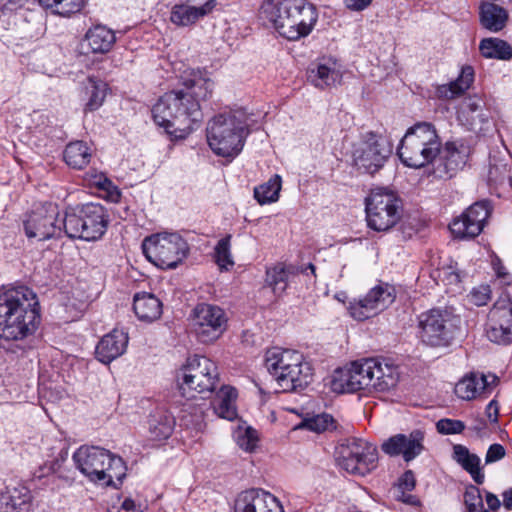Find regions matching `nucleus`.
<instances>
[{"label":"nucleus","mask_w":512,"mask_h":512,"mask_svg":"<svg viewBox=\"0 0 512 512\" xmlns=\"http://www.w3.org/2000/svg\"><path fill=\"white\" fill-rule=\"evenodd\" d=\"M84 41L87 43L91 52L105 54L114 46L116 35L113 30L105 25H95L88 29Z\"/></svg>","instance_id":"30"},{"label":"nucleus","mask_w":512,"mask_h":512,"mask_svg":"<svg viewBox=\"0 0 512 512\" xmlns=\"http://www.w3.org/2000/svg\"><path fill=\"white\" fill-rule=\"evenodd\" d=\"M260 14L272 23L280 36L289 41L308 36L318 19L316 7L307 0H265Z\"/></svg>","instance_id":"3"},{"label":"nucleus","mask_w":512,"mask_h":512,"mask_svg":"<svg viewBox=\"0 0 512 512\" xmlns=\"http://www.w3.org/2000/svg\"><path fill=\"white\" fill-rule=\"evenodd\" d=\"M110 512H142V511L140 509V506L136 505L132 499L126 498L122 502L121 506L116 509V511H114V509H112Z\"/></svg>","instance_id":"58"},{"label":"nucleus","mask_w":512,"mask_h":512,"mask_svg":"<svg viewBox=\"0 0 512 512\" xmlns=\"http://www.w3.org/2000/svg\"><path fill=\"white\" fill-rule=\"evenodd\" d=\"M484 106V100L480 96L474 95L464 100L463 111L467 110L472 114L477 113L475 116H472V122H475L476 120L479 122H485L487 120V115L483 113Z\"/></svg>","instance_id":"48"},{"label":"nucleus","mask_w":512,"mask_h":512,"mask_svg":"<svg viewBox=\"0 0 512 512\" xmlns=\"http://www.w3.org/2000/svg\"><path fill=\"white\" fill-rule=\"evenodd\" d=\"M72 458L76 468L98 485L116 488L126 476L127 467L123 459L107 449L82 445Z\"/></svg>","instance_id":"5"},{"label":"nucleus","mask_w":512,"mask_h":512,"mask_svg":"<svg viewBox=\"0 0 512 512\" xmlns=\"http://www.w3.org/2000/svg\"><path fill=\"white\" fill-rule=\"evenodd\" d=\"M486 416L491 423L498 422L499 406L496 400H491L486 407Z\"/></svg>","instance_id":"57"},{"label":"nucleus","mask_w":512,"mask_h":512,"mask_svg":"<svg viewBox=\"0 0 512 512\" xmlns=\"http://www.w3.org/2000/svg\"><path fill=\"white\" fill-rule=\"evenodd\" d=\"M469 430L472 431L479 438H484L488 436L487 422L479 416L473 418L472 423L469 426Z\"/></svg>","instance_id":"54"},{"label":"nucleus","mask_w":512,"mask_h":512,"mask_svg":"<svg viewBox=\"0 0 512 512\" xmlns=\"http://www.w3.org/2000/svg\"><path fill=\"white\" fill-rule=\"evenodd\" d=\"M485 500L488 508L492 511L499 509L501 506V502L498 497L491 492H486Z\"/></svg>","instance_id":"60"},{"label":"nucleus","mask_w":512,"mask_h":512,"mask_svg":"<svg viewBox=\"0 0 512 512\" xmlns=\"http://www.w3.org/2000/svg\"><path fill=\"white\" fill-rule=\"evenodd\" d=\"M149 433L154 440L167 439L174 428V418L165 412H158L150 416Z\"/></svg>","instance_id":"38"},{"label":"nucleus","mask_w":512,"mask_h":512,"mask_svg":"<svg viewBox=\"0 0 512 512\" xmlns=\"http://www.w3.org/2000/svg\"><path fill=\"white\" fill-rule=\"evenodd\" d=\"M281 183V177L274 175L264 184L255 187L254 197L257 202L263 205L277 201L281 190Z\"/></svg>","instance_id":"39"},{"label":"nucleus","mask_w":512,"mask_h":512,"mask_svg":"<svg viewBox=\"0 0 512 512\" xmlns=\"http://www.w3.org/2000/svg\"><path fill=\"white\" fill-rule=\"evenodd\" d=\"M395 298V288L388 283H381L371 288L364 296L350 301L347 309L354 320L365 321L387 309Z\"/></svg>","instance_id":"16"},{"label":"nucleus","mask_w":512,"mask_h":512,"mask_svg":"<svg viewBox=\"0 0 512 512\" xmlns=\"http://www.w3.org/2000/svg\"><path fill=\"white\" fill-rule=\"evenodd\" d=\"M230 239V235L220 239L214 248V259L220 270H229L234 265Z\"/></svg>","instance_id":"42"},{"label":"nucleus","mask_w":512,"mask_h":512,"mask_svg":"<svg viewBox=\"0 0 512 512\" xmlns=\"http://www.w3.org/2000/svg\"><path fill=\"white\" fill-rule=\"evenodd\" d=\"M474 80V71L471 66L463 67L459 77L448 84L437 87L436 95L440 99L450 100L461 96Z\"/></svg>","instance_id":"34"},{"label":"nucleus","mask_w":512,"mask_h":512,"mask_svg":"<svg viewBox=\"0 0 512 512\" xmlns=\"http://www.w3.org/2000/svg\"><path fill=\"white\" fill-rule=\"evenodd\" d=\"M415 476L412 471H406L399 479V488L403 491H411L415 487Z\"/></svg>","instance_id":"55"},{"label":"nucleus","mask_w":512,"mask_h":512,"mask_svg":"<svg viewBox=\"0 0 512 512\" xmlns=\"http://www.w3.org/2000/svg\"><path fill=\"white\" fill-rule=\"evenodd\" d=\"M235 512H284L280 501L263 489H250L240 493L235 501Z\"/></svg>","instance_id":"21"},{"label":"nucleus","mask_w":512,"mask_h":512,"mask_svg":"<svg viewBox=\"0 0 512 512\" xmlns=\"http://www.w3.org/2000/svg\"><path fill=\"white\" fill-rule=\"evenodd\" d=\"M302 427L316 433H322L334 428V419L331 415L326 413L318 414L313 417L306 418L302 422Z\"/></svg>","instance_id":"44"},{"label":"nucleus","mask_w":512,"mask_h":512,"mask_svg":"<svg viewBox=\"0 0 512 512\" xmlns=\"http://www.w3.org/2000/svg\"><path fill=\"white\" fill-rule=\"evenodd\" d=\"M491 290L488 285H480L474 288L470 293V300L476 306L486 305L490 300Z\"/></svg>","instance_id":"51"},{"label":"nucleus","mask_w":512,"mask_h":512,"mask_svg":"<svg viewBox=\"0 0 512 512\" xmlns=\"http://www.w3.org/2000/svg\"><path fill=\"white\" fill-rule=\"evenodd\" d=\"M234 436L237 445L244 451L253 452L256 449L259 437L257 431L252 427H238Z\"/></svg>","instance_id":"43"},{"label":"nucleus","mask_w":512,"mask_h":512,"mask_svg":"<svg viewBox=\"0 0 512 512\" xmlns=\"http://www.w3.org/2000/svg\"><path fill=\"white\" fill-rule=\"evenodd\" d=\"M31 492L22 485L7 488L0 494V512H28Z\"/></svg>","instance_id":"29"},{"label":"nucleus","mask_w":512,"mask_h":512,"mask_svg":"<svg viewBox=\"0 0 512 512\" xmlns=\"http://www.w3.org/2000/svg\"><path fill=\"white\" fill-rule=\"evenodd\" d=\"M496 375L489 374L483 375L478 373H471L470 375L462 378L455 385V394L462 400H472L481 396L485 392H490L492 386L497 382Z\"/></svg>","instance_id":"25"},{"label":"nucleus","mask_w":512,"mask_h":512,"mask_svg":"<svg viewBox=\"0 0 512 512\" xmlns=\"http://www.w3.org/2000/svg\"><path fill=\"white\" fill-rule=\"evenodd\" d=\"M37 298L26 302L15 316L0 329V338L12 341L23 340L32 335L40 322Z\"/></svg>","instance_id":"17"},{"label":"nucleus","mask_w":512,"mask_h":512,"mask_svg":"<svg viewBox=\"0 0 512 512\" xmlns=\"http://www.w3.org/2000/svg\"><path fill=\"white\" fill-rule=\"evenodd\" d=\"M342 76L341 64L332 58L321 59L308 69V81L319 89L339 85Z\"/></svg>","instance_id":"24"},{"label":"nucleus","mask_w":512,"mask_h":512,"mask_svg":"<svg viewBox=\"0 0 512 512\" xmlns=\"http://www.w3.org/2000/svg\"><path fill=\"white\" fill-rule=\"evenodd\" d=\"M249 133L248 115L241 110L219 113L208 121L206 127L210 149L225 158H235L240 154Z\"/></svg>","instance_id":"4"},{"label":"nucleus","mask_w":512,"mask_h":512,"mask_svg":"<svg viewBox=\"0 0 512 512\" xmlns=\"http://www.w3.org/2000/svg\"><path fill=\"white\" fill-rule=\"evenodd\" d=\"M145 257L162 269H175L189 254L187 241L177 232H161L142 242Z\"/></svg>","instance_id":"9"},{"label":"nucleus","mask_w":512,"mask_h":512,"mask_svg":"<svg viewBox=\"0 0 512 512\" xmlns=\"http://www.w3.org/2000/svg\"><path fill=\"white\" fill-rule=\"evenodd\" d=\"M398 366L383 358H365L334 371L330 382L336 393H353L360 390L368 394L390 393L398 385Z\"/></svg>","instance_id":"2"},{"label":"nucleus","mask_w":512,"mask_h":512,"mask_svg":"<svg viewBox=\"0 0 512 512\" xmlns=\"http://www.w3.org/2000/svg\"><path fill=\"white\" fill-rule=\"evenodd\" d=\"M181 86L161 96L152 108L155 124L174 139L186 138L202 120L200 103L211 97L214 81L205 70L189 69L181 76Z\"/></svg>","instance_id":"1"},{"label":"nucleus","mask_w":512,"mask_h":512,"mask_svg":"<svg viewBox=\"0 0 512 512\" xmlns=\"http://www.w3.org/2000/svg\"><path fill=\"white\" fill-rule=\"evenodd\" d=\"M487 337L497 344L512 342V301L501 297L490 310Z\"/></svg>","instance_id":"19"},{"label":"nucleus","mask_w":512,"mask_h":512,"mask_svg":"<svg viewBox=\"0 0 512 512\" xmlns=\"http://www.w3.org/2000/svg\"><path fill=\"white\" fill-rule=\"evenodd\" d=\"M506 456V449L503 445L494 443L489 446L485 455V464H492L502 460Z\"/></svg>","instance_id":"52"},{"label":"nucleus","mask_w":512,"mask_h":512,"mask_svg":"<svg viewBox=\"0 0 512 512\" xmlns=\"http://www.w3.org/2000/svg\"><path fill=\"white\" fill-rule=\"evenodd\" d=\"M26 0H0V4L6 6L8 4L21 6L25 3Z\"/></svg>","instance_id":"63"},{"label":"nucleus","mask_w":512,"mask_h":512,"mask_svg":"<svg viewBox=\"0 0 512 512\" xmlns=\"http://www.w3.org/2000/svg\"><path fill=\"white\" fill-rule=\"evenodd\" d=\"M56 2L54 12L62 16H70L82 9L85 0H56Z\"/></svg>","instance_id":"49"},{"label":"nucleus","mask_w":512,"mask_h":512,"mask_svg":"<svg viewBox=\"0 0 512 512\" xmlns=\"http://www.w3.org/2000/svg\"><path fill=\"white\" fill-rule=\"evenodd\" d=\"M91 150L87 143L75 141L69 143L64 150V160L74 169H83L91 159Z\"/></svg>","instance_id":"36"},{"label":"nucleus","mask_w":512,"mask_h":512,"mask_svg":"<svg viewBox=\"0 0 512 512\" xmlns=\"http://www.w3.org/2000/svg\"><path fill=\"white\" fill-rule=\"evenodd\" d=\"M39 4L45 8L53 9L55 6L56 0H38Z\"/></svg>","instance_id":"64"},{"label":"nucleus","mask_w":512,"mask_h":512,"mask_svg":"<svg viewBox=\"0 0 512 512\" xmlns=\"http://www.w3.org/2000/svg\"><path fill=\"white\" fill-rule=\"evenodd\" d=\"M108 86L102 80L89 78L87 92L89 93V100L86 103V111H95L100 108L107 95Z\"/></svg>","instance_id":"41"},{"label":"nucleus","mask_w":512,"mask_h":512,"mask_svg":"<svg viewBox=\"0 0 512 512\" xmlns=\"http://www.w3.org/2000/svg\"><path fill=\"white\" fill-rule=\"evenodd\" d=\"M366 221L377 232L392 229L401 219L402 201L387 188H375L365 199Z\"/></svg>","instance_id":"10"},{"label":"nucleus","mask_w":512,"mask_h":512,"mask_svg":"<svg viewBox=\"0 0 512 512\" xmlns=\"http://www.w3.org/2000/svg\"><path fill=\"white\" fill-rule=\"evenodd\" d=\"M439 277L448 286H457L461 279L459 273L452 266L443 267L439 270Z\"/></svg>","instance_id":"53"},{"label":"nucleus","mask_w":512,"mask_h":512,"mask_svg":"<svg viewBox=\"0 0 512 512\" xmlns=\"http://www.w3.org/2000/svg\"><path fill=\"white\" fill-rule=\"evenodd\" d=\"M128 340V334L125 331L112 330L98 342L95 351L96 358L104 364H109L124 354L128 346Z\"/></svg>","instance_id":"26"},{"label":"nucleus","mask_w":512,"mask_h":512,"mask_svg":"<svg viewBox=\"0 0 512 512\" xmlns=\"http://www.w3.org/2000/svg\"><path fill=\"white\" fill-rule=\"evenodd\" d=\"M372 0H345L346 6L354 11L364 10Z\"/></svg>","instance_id":"59"},{"label":"nucleus","mask_w":512,"mask_h":512,"mask_svg":"<svg viewBox=\"0 0 512 512\" xmlns=\"http://www.w3.org/2000/svg\"><path fill=\"white\" fill-rule=\"evenodd\" d=\"M189 321L191 333L195 338L203 344H209L224 334L228 317L217 305L199 303L191 311Z\"/></svg>","instance_id":"12"},{"label":"nucleus","mask_w":512,"mask_h":512,"mask_svg":"<svg viewBox=\"0 0 512 512\" xmlns=\"http://www.w3.org/2000/svg\"><path fill=\"white\" fill-rule=\"evenodd\" d=\"M424 433L414 430L410 434H397L382 444V450L390 456L402 455L406 462L415 459L424 449Z\"/></svg>","instance_id":"22"},{"label":"nucleus","mask_w":512,"mask_h":512,"mask_svg":"<svg viewBox=\"0 0 512 512\" xmlns=\"http://www.w3.org/2000/svg\"><path fill=\"white\" fill-rule=\"evenodd\" d=\"M459 324L458 317L444 310L432 309L419 318V337L428 346L446 348L459 336Z\"/></svg>","instance_id":"11"},{"label":"nucleus","mask_w":512,"mask_h":512,"mask_svg":"<svg viewBox=\"0 0 512 512\" xmlns=\"http://www.w3.org/2000/svg\"><path fill=\"white\" fill-rule=\"evenodd\" d=\"M437 431L444 435L459 434L465 429V424L461 420L440 419L437 424Z\"/></svg>","instance_id":"50"},{"label":"nucleus","mask_w":512,"mask_h":512,"mask_svg":"<svg viewBox=\"0 0 512 512\" xmlns=\"http://www.w3.org/2000/svg\"><path fill=\"white\" fill-rule=\"evenodd\" d=\"M493 269L498 278L506 279L508 277V273L505 271V268L503 267L499 259L493 261Z\"/></svg>","instance_id":"61"},{"label":"nucleus","mask_w":512,"mask_h":512,"mask_svg":"<svg viewBox=\"0 0 512 512\" xmlns=\"http://www.w3.org/2000/svg\"><path fill=\"white\" fill-rule=\"evenodd\" d=\"M215 5V0H208L202 5H191L189 2L177 4L171 10L170 20L181 27L193 25L211 13Z\"/></svg>","instance_id":"27"},{"label":"nucleus","mask_w":512,"mask_h":512,"mask_svg":"<svg viewBox=\"0 0 512 512\" xmlns=\"http://www.w3.org/2000/svg\"><path fill=\"white\" fill-rule=\"evenodd\" d=\"M176 381L181 395L187 399L211 393L219 381L218 367L205 356L194 355L177 371Z\"/></svg>","instance_id":"8"},{"label":"nucleus","mask_w":512,"mask_h":512,"mask_svg":"<svg viewBox=\"0 0 512 512\" xmlns=\"http://www.w3.org/2000/svg\"><path fill=\"white\" fill-rule=\"evenodd\" d=\"M479 50L483 57L488 59L510 60L512 47L499 38H485L480 41Z\"/></svg>","instance_id":"37"},{"label":"nucleus","mask_w":512,"mask_h":512,"mask_svg":"<svg viewBox=\"0 0 512 512\" xmlns=\"http://www.w3.org/2000/svg\"><path fill=\"white\" fill-rule=\"evenodd\" d=\"M469 147L464 143L447 142L439 157L434 159L432 174L436 178L448 179L453 177L467 163Z\"/></svg>","instance_id":"20"},{"label":"nucleus","mask_w":512,"mask_h":512,"mask_svg":"<svg viewBox=\"0 0 512 512\" xmlns=\"http://www.w3.org/2000/svg\"><path fill=\"white\" fill-rule=\"evenodd\" d=\"M440 147L435 127L428 122H419L406 131L397 152L405 166L421 168L436 158Z\"/></svg>","instance_id":"7"},{"label":"nucleus","mask_w":512,"mask_h":512,"mask_svg":"<svg viewBox=\"0 0 512 512\" xmlns=\"http://www.w3.org/2000/svg\"><path fill=\"white\" fill-rule=\"evenodd\" d=\"M65 461V457H58L50 462L44 463L39 469L35 472V477L38 479L47 478L48 480L55 478H63L62 473V465Z\"/></svg>","instance_id":"45"},{"label":"nucleus","mask_w":512,"mask_h":512,"mask_svg":"<svg viewBox=\"0 0 512 512\" xmlns=\"http://www.w3.org/2000/svg\"><path fill=\"white\" fill-rule=\"evenodd\" d=\"M25 235L30 240L44 241L62 234L60 209L55 203L36 206L24 219Z\"/></svg>","instance_id":"15"},{"label":"nucleus","mask_w":512,"mask_h":512,"mask_svg":"<svg viewBox=\"0 0 512 512\" xmlns=\"http://www.w3.org/2000/svg\"><path fill=\"white\" fill-rule=\"evenodd\" d=\"M298 273L299 269L293 265L278 264L267 270L266 283L272 288L274 294L282 295L287 289L290 278Z\"/></svg>","instance_id":"35"},{"label":"nucleus","mask_w":512,"mask_h":512,"mask_svg":"<svg viewBox=\"0 0 512 512\" xmlns=\"http://www.w3.org/2000/svg\"><path fill=\"white\" fill-rule=\"evenodd\" d=\"M490 213L491 206L488 201L475 202L452 221L450 230L456 237L474 238L483 231Z\"/></svg>","instance_id":"18"},{"label":"nucleus","mask_w":512,"mask_h":512,"mask_svg":"<svg viewBox=\"0 0 512 512\" xmlns=\"http://www.w3.org/2000/svg\"><path fill=\"white\" fill-rule=\"evenodd\" d=\"M237 398L238 391L235 387L222 385L219 390L215 392L210 405L219 418L234 421L238 417Z\"/></svg>","instance_id":"28"},{"label":"nucleus","mask_w":512,"mask_h":512,"mask_svg":"<svg viewBox=\"0 0 512 512\" xmlns=\"http://www.w3.org/2000/svg\"><path fill=\"white\" fill-rule=\"evenodd\" d=\"M453 459L470 474L472 479L477 484H482L485 480V475L481 467V459L478 455L473 454L469 449L461 444L454 445Z\"/></svg>","instance_id":"32"},{"label":"nucleus","mask_w":512,"mask_h":512,"mask_svg":"<svg viewBox=\"0 0 512 512\" xmlns=\"http://www.w3.org/2000/svg\"><path fill=\"white\" fill-rule=\"evenodd\" d=\"M509 176V169L507 164L502 160L493 159L490 161L488 169V182L489 184L498 185L504 182Z\"/></svg>","instance_id":"47"},{"label":"nucleus","mask_w":512,"mask_h":512,"mask_svg":"<svg viewBox=\"0 0 512 512\" xmlns=\"http://www.w3.org/2000/svg\"><path fill=\"white\" fill-rule=\"evenodd\" d=\"M464 503L468 512H488L484 510L481 492L478 487L470 485L464 493Z\"/></svg>","instance_id":"46"},{"label":"nucleus","mask_w":512,"mask_h":512,"mask_svg":"<svg viewBox=\"0 0 512 512\" xmlns=\"http://www.w3.org/2000/svg\"><path fill=\"white\" fill-rule=\"evenodd\" d=\"M378 452L376 446L363 439H350L337 451L339 466L353 475L364 476L376 468Z\"/></svg>","instance_id":"13"},{"label":"nucleus","mask_w":512,"mask_h":512,"mask_svg":"<svg viewBox=\"0 0 512 512\" xmlns=\"http://www.w3.org/2000/svg\"><path fill=\"white\" fill-rule=\"evenodd\" d=\"M83 222V240L94 241L101 238L107 230L109 215L106 209L95 203L81 206Z\"/></svg>","instance_id":"23"},{"label":"nucleus","mask_w":512,"mask_h":512,"mask_svg":"<svg viewBox=\"0 0 512 512\" xmlns=\"http://www.w3.org/2000/svg\"><path fill=\"white\" fill-rule=\"evenodd\" d=\"M265 366L283 391L306 387L312 379V368L302 353L282 348L267 350Z\"/></svg>","instance_id":"6"},{"label":"nucleus","mask_w":512,"mask_h":512,"mask_svg":"<svg viewBox=\"0 0 512 512\" xmlns=\"http://www.w3.org/2000/svg\"><path fill=\"white\" fill-rule=\"evenodd\" d=\"M392 153L388 140L373 132L364 134L353 150V160L358 169L373 175L379 171Z\"/></svg>","instance_id":"14"},{"label":"nucleus","mask_w":512,"mask_h":512,"mask_svg":"<svg viewBox=\"0 0 512 512\" xmlns=\"http://www.w3.org/2000/svg\"><path fill=\"white\" fill-rule=\"evenodd\" d=\"M479 15L481 25L485 29L495 33L501 31L508 21L507 10L490 2L481 4Z\"/></svg>","instance_id":"33"},{"label":"nucleus","mask_w":512,"mask_h":512,"mask_svg":"<svg viewBox=\"0 0 512 512\" xmlns=\"http://www.w3.org/2000/svg\"><path fill=\"white\" fill-rule=\"evenodd\" d=\"M98 184L100 188L108 191L110 200L114 202L119 200L120 192L115 186H113L112 182L109 179L103 178V180L99 181Z\"/></svg>","instance_id":"56"},{"label":"nucleus","mask_w":512,"mask_h":512,"mask_svg":"<svg viewBox=\"0 0 512 512\" xmlns=\"http://www.w3.org/2000/svg\"><path fill=\"white\" fill-rule=\"evenodd\" d=\"M62 232L69 238L83 239V222L81 207L70 209L65 212L63 218H60Z\"/></svg>","instance_id":"40"},{"label":"nucleus","mask_w":512,"mask_h":512,"mask_svg":"<svg viewBox=\"0 0 512 512\" xmlns=\"http://www.w3.org/2000/svg\"><path fill=\"white\" fill-rule=\"evenodd\" d=\"M133 309L139 320L153 322L162 314V303L155 295L143 292L135 295Z\"/></svg>","instance_id":"31"},{"label":"nucleus","mask_w":512,"mask_h":512,"mask_svg":"<svg viewBox=\"0 0 512 512\" xmlns=\"http://www.w3.org/2000/svg\"><path fill=\"white\" fill-rule=\"evenodd\" d=\"M503 496V506L507 510L512 509V488L506 490L502 494Z\"/></svg>","instance_id":"62"}]
</instances>
